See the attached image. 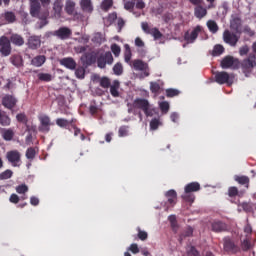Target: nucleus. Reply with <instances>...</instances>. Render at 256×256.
Listing matches in <instances>:
<instances>
[{
	"mask_svg": "<svg viewBox=\"0 0 256 256\" xmlns=\"http://www.w3.org/2000/svg\"><path fill=\"white\" fill-rule=\"evenodd\" d=\"M185 194L182 195V199L187 201V203H193L195 201V196L193 193H197V191H201V184L199 182H191L188 183L184 188Z\"/></svg>",
	"mask_w": 256,
	"mask_h": 256,
	"instance_id": "1",
	"label": "nucleus"
},
{
	"mask_svg": "<svg viewBox=\"0 0 256 256\" xmlns=\"http://www.w3.org/2000/svg\"><path fill=\"white\" fill-rule=\"evenodd\" d=\"M39 126L38 131L40 133H49L51 131V126H53V122H51V117L47 114H42L38 116Z\"/></svg>",
	"mask_w": 256,
	"mask_h": 256,
	"instance_id": "2",
	"label": "nucleus"
},
{
	"mask_svg": "<svg viewBox=\"0 0 256 256\" xmlns=\"http://www.w3.org/2000/svg\"><path fill=\"white\" fill-rule=\"evenodd\" d=\"M99 69H105L107 65H113V54L111 52L102 53L96 58Z\"/></svg>",
	"mask_w": 256,
	"mask_h": 256,
	"instance_id": "3",
	"label": "nucleus"
},
{
	"mask_svg": "<svg viewBox=\"0 0 256 256\" xmlns=\"http://www.w3.org/2000/svg\"><path fill=\"white\" fill-rule=\"evenodd\" d=\"M11 51H13V48L11 47L9 37H0V54L2 57H9V55H11Z\"/></svg>",
	"mask_w": 256,
	"mask_h": 256,
	"instance_id": "4",
	"label": "nucleus"
},
{
	"mask_svg": "<svg viewBox=\"0 0 256 256\" xmlns=\"http://www.w3.org/2000/svg\"><path fill=\"white\" fill-rule=\"evenodd\" d=\"M239 39H241L240 35H237L229 30H225L223 32V41L230 45V47H237V43H239Z\"/></svg>",
	"mask_w": 256,
	"mask_h": 256,
	"instance_id": "5",
	"label": "nucleus"
},
{
	"mask_svg": "<svg viewBox=\"0 0 256 256\" xmlns=\"http://www.w3.org/2000/svg\"><path fill=\"white\" fill-rule=\"evenodd\" d=\"M6 159L12 167H21V152L18 150H11L6 153Z\"/></svg>",
	"mask_w": 256,
	"mask_h": 256,
	"instance_id": "6",
	"label": "nucleus"
},
{
	"mask_svg": "<svg viewBox=\"0 0 256 256\" xmlns=\"http://www.w3.org/2000/svg\"><path fill=\"white\" fill-rule=\"evenodd\" d=\"M80 61L83 67H91V65L97 63V53L95 51L85 52L81 56Z\"/></svg>",
	"mask_w": 256,
	"mask_h": 256,
	"instance_id": "7",
	"label": "nucleus"
},
{
	"mask_svg": "<svg viewBox=\"0 0 256 256\" xmlns=\"http://www.w3.org/2000/svg\"><path fill=\"white\" fill-rule=\"evenodd\" d=\"M241 67L244 73H251V71H253V68L256 67L255 54H250L247 59H244L241 63Z\"/></svg>",
	"mask_w": 256,
	"mask_h": 256,
	"instance_id": "8",
	"label": "nucleus"
},
{
	"mask_svg": "<svg viewBox=\"0 0 256 256\" xmlns=\"http://www.w3.org/2000/svg\"><path fill=\"white\" fill-rule=\"evenodd\" d=\"M165 197L167 199V201L164 202L165 211H169L171 207H175L177 204V192L175 190H169L165 193Z\"/></svg>",
	"mask_w": 256,
	"mask_h": 256,
	"instance_id": "9",
	"label": "nucleus"
},
{
	"mask_svg": "<svg viewBox=\"0 0 256 256\" xmlns=\"http://www.w3.org/2000/svg\"><path fill=\"white\" fill-rule=\"evenodd\" d=\"M141 28L144 31V33H146L147 35H152V37L154 38V41H157L161 39V37H163V33H161V31H159L158 28L149 27V23L147 22H142Z\"/></svg>",
	"mask_w": 256,
	"mask_h": 256,
	"instance_id": "10",
	"label": "nucleus"
},
{
	"mask_svg": "<svg viewBox=\"0 0 256 256\" xmlns=\"http://www.w3.org/2000/svg\"><path fill=\"white\" fill-rule=\"evenodd\" d=\"M54 37L57 39H61V41H67V39H71V35H73V31L69 27H60L58 30L52 33Z\"/></svg>",
	"mask_w": 256,
	"mask_h": 256,
	"instance_id": "11",
	"label": "nucleus"
},
{
	"mask_svg": "<svg viewBox=\"0 0 256 256\" xmlns=\"http://www.w3.org/2000/svg\"><path fill=\"white\" fill-rule=\"evenodd\" d=\"M221 67L222 69H229L231 67H234V69H239V59L233 58V56H225L221 61Z\"/></svg>",
	"mask_w": 256,
	"mask_h": 256,
	"instance_id": "12",
	"label": "nucleus"
},
{
	"mask_svg": "<svg viewBox=\"0 0 256 256\" xmlns=\"http://www.w3.org/2000/svg\"><path fill=\"white\" fill-rule=\"evenodd\" d=\"M203 31V27L198 25L191 32L187 31L184 34V40L188 43H195L197 38L199 37V33Z\"/></svg>",
	"mask_w": 256,
	"mask_h": 256,
	"instance_id": "13",
	"label": "nucleus"
},
{
	"mask_svg": "<svg viewBox=\"0 0 256 256\" xmlns=\"http://www.w3.org/2000/svg\"><path fill=\"white\" fill-rule=\"evenodd\" d=\"M17 21V15L13 11H6L0 16L1 25H12Z\"/></svg>",
	"mask_w": 256,
	"mask_h": 256,
	"instance_id": "14",
	"label": "nucleus"
},
{
	"mask_svg": "<svg viewBox=\"0 0 256 256\" xmlns=\"http://www.w3.org/2000/svg\"><path fill=\"white\" fill-rule=\"evenodd\" d=\"M130 67H133L135 71H144V77H149V64L143 60L135 59Z\"/></svg>",
	"mask_w": 256,
	"mask_h": 256,
	"instance_id": "15",
	"label": "nucleus"
},
{
	"mask_svg": "<svg viewBox=\"0 0 256 256\" xmlns=\"http://www.w3.org/2000/svg\"><path fill=\"white\" fill-rule=\"evenodd\" d=\"M223 241H224L223 247L226 253H232V254L239 253V246H237L232 239H230L229 237H225Z\"/></svg>",
	"mask_w": 256,
	"mask_h": 256,
	"instance_id": "16",
	"label": "nucleus"
},
{
	"mask_svg": "<svg viewBox=\"0 0 256 256\" xmlns=\"http://www.w3.org/2000/svg\"><path fill=\"white\" fill-rule=\"evenodd\" d=\"M215 81L218 83V85H225L227 83L228 85H231V78L229 76V73L222 71V72H217L215 74Z\"/></svg>",
	"mask_w": 256,
	"mask_h": 256,
	"instance_id": "17",
	"label": "nucleus"
},
{
	"mask_svg": "<svg viewBox=\"0 0 256 256\" xmlns=\"http://www.w3.org/2000/svg\"><path fill=\"white\" fill-rule=\"evenodd\" d=\"M41 3H39L37 0H30V15L31 17H41Z\"/></svg>",
	"mask_w": 256,
	"mask_h": 256,
	"instance_id": "18",
	"label": "nucleus"
},
{
	"mask_svg": "<svg viewBox=\"0 0 256 256\" xmlns=\"http://www.w3.org/2000/svg\"><path fill=\"white\" fill-rule=\"evenodd\" d=\"M2 105L6 109L11 110L15 107V105H17V98H15L13 95L7 94L2 98Z\"/></svg>",
	"mask_w": 256,
	"mask_h": 256,
	"instance_id": "19",
	"label": "nucleus"
},
{
	"mask_svg": "<svg viewBox=\"0 0 256 256\" xmlns=\"http://www.w3.org/2000/svg\"><path fill=\"white\" fill-rule=\"evenodd\" d=\"M60 65L70 71H75V69H77V62L71 57L62 58L60 60Z\"/></svg>",
	"mask_w": 256,
	"mask_h": 256,
	"instance_id": "20",
	"label": "nucleus"
},
{
	"mask_svg": "<svg viewBox=\"0 0 256 256\" xmlns=\"http://www.w3.org/2000/svg\"><path fill=\"white\" fill-rule=\"evenodd\" d=\"M134 109H141L142 111H147L149 109L150 104L149 100L145 98H136L133 102Z\"/></svg>",
	"mask_w": 256,
	"mask_h": 256,
	"instance_id": "21",
	"label": "nucleus"
},
{
	"mask_svg": "<svg viewBox=\"0 0 256 256\" xmlns=\"http://www.w3.org/2000/svg\"><path fill=\"white\" fill-rule=\"evenodd\" d=\"M27 46L28 49H39V47H41V37L35 35L30 36L27 41Z\"/></svg>",
	"mask_w": 256,
	"mask_h": 256,
	"instance_id": "22",
	"label": "nucleus"
},
{
	"mask_svg": "<svg viewBox=\"0 0 256 256\" xmlns=\"http://www.w3.org/2000/svg\"><path fill=\"white\" fill-rule=\"evenodd\" d=\"M10 44L15 45V47H23L25 45V38L19 34H11L10 38H8Z\"/></svg>",
	"mask_w": 256,
	"mask_h": 256,
	"instance_id": "23",
	"label": "nucleus"
},
{
	"mask_svg": "<svg viewBox=\"0 0 256 256\" xmlns=\"http://www.w3.org/2000/svg\"><path fill=\"white\" fill-rule=\"evenodd\" d=\"M211 227L214 233H223V231H227V224L222 221L212 222Z\"/></svg>",
	"mask_w": 256,
	"mask_h": 256,
	"instance_id": "24",
	"label": "nucleus"
},
{
	"mask_svg": "<svg viewBox=\"0 0 256 256\" xmlns=\"http://www.w3.org/2000/svg\"><path fill=\"white\" fill-rule=\"evenodd\" d=\"M75 123V119L67 120L65 118H57L56 125L61 127L62 129H69V125H73Z\"/></svg>",
	"mask_w": 256,
	"mask_h": 256,
	"instance_id": "25",
	"label": "nucleus"
},
{
	"mask_svg": "<svg viewBox=\"0 0 256 256\" xmlns=\"http://www.w3.org/2000/svg\"><path fill=\"white\" fill-rule=\"evenodd\" d=\"M80 7L84 13H93V2L91 0H81Z\"/></svg>",
	"mask_w": 256,
	"mask_h": 256,
	"instance_id": "26",
	"label": "nucleus"
},
{
	"mask_svg": "<svg viewBox=\"0 0 256 256\" xmlns=\"http://www.w3.org/2000/svg\"><path fill=\"white\" fill-rule=\"evenodd\" d=\"M53 11H54V16L56 19H59L61 17V13L63 11V1L62 0H56L53 4Z\"/></svg>",
	"mask_w": 256,
	"mask_h": 256,
	"instance_id": "27",
	"label": "nucleus"
},
{
	"mask_svg": "<svg viewBox=\"0 0 256 256\" xmlns=\"http://www.w3.org/2000/svg\"><path fill=\"white\" fill-rule=\"evenodd\" d=\"M124 61L128 65H133V61H131V57H133V52H131V46L129 44L124 45Z\"/></svg>",
	"mask_w": 256,
	"mask_h": 256,
	"instance_id": "28",
	"label": "nucleus"
},
{
	"mask_svg": "<svg viewBox=\"0 0 256 256\" xmlns=\"http://www.w3.org/2000/svg\"><path fill=\"white\" fill-rule=\"evenodd\" d=\"M234 181L239 185H244L246 189H249V183H251V179L248 176H235Z\"/></svg>",
	"mask_w": 256,
	"mask_h": 256,
	"instance_id": "29",
	"label": "nucleus"
},
{
	"mask_svg": "<svg viewBox=\"0 0 256 256\" xmlns=\"http://www.w3.org/2000/svg\"><path fill=\"white\" fill-rule=\"evenodd\" d=\"M47 61L44 55H38L31 60V65L34 67H43V64Z\"/></svg>",
	"mask_w": 256,
	"mask_h": 256,
	"instance_id": "30",
	"label": "nucleus"
},
{
	"mask_svg": "<svg viewBox=\"0 0 256 256\" xmlns=\"http://www.w3.org/2000/svg\"><path fill=\"white\" fill-rule=\"evenodd\" d=\"M119 87H121L119 80H114L112 85L110 84V94L112 97H119Z\"/></svg>",
	"mask_w": 256,
	"mask_h": 256,
	"instance_id": "31",
	"label": "nucleus"
},
{
	"mask_svg": "<svg viewBox=\"0 0 256 256\" xmlns=\"http://www.w3.org/2000/svg\"><path fill=\"white\" fill-rule=\"evenodd\" d=\"M10 62L12 63V65H14V67H23V57H21V55L19 54H14L10 57Z\"/></svg>",
	"mask_w": 256,
	"mask_h": 256,
	"instance_id": "32",
	"label": "nucleus"
},
{
	"mask_svg": "<svg viewBox=\"0 0 256 256\" xmlns=\"http://www.w3.org/2000/svg\"><path fill=\"white\" fill-rule=\"evenodd\" d=\"M230 28L232 31H235V33L241 34V31H239V29H241V18L236 17L232 19L230 22Z\"/></svg>",
	"mask_w": 256,
	"mask_h": 256,
	"instance_id": "33",
	"label": "nucleus"
},
{
	"mask_svg": "<svg viewBox=\"0 0 256 256\" xmlns=\"http://www.w3.org/2000/svg\"><path fill=\"white\" fill-rule=\"evenodd\" d=\"M243 195H245V191H239V189L235 186H231L228 188L229 197H243Z\"/></svg>",
	"mask_w": 256,
	"mask_h": 256,
	"instance_id": "34",
	"label": "nucleus"
},
{
	"mask_svg": "<svg viewBox=\"0 0 256 256\" xmlns=\"http://www.w3.org/2000/svg\"><path fill=\"white\" fill-rule=\"evenodd\" d=\"M194 15L197 19H203L207 15V9L201 5H198L194 9Z\"/></svg>",
	"mask_w": 256,
	"mask_h": 256,
	"instance_id": "35",
	"label": "nucleus"
},
{
	"mask_svg": "<svg viewBox=\"0 0 256 256\" xmlns=\"http://www.w3.org/2000/svg\"><path fill=\"white\" fill-rule=\"evenodd\" d=\"M0 125H2V127H9V125H11V118L1 110H0Z\"/></svg>",
	"mask_w": 256,
	"mask_h": 256,
	"instance_id": "36",
	"label": "nucleus"
},
{
	"mask_svg": "<svg viewBox=\"0 0 256 256\" xmlns=\"http://www.w3.org/2000/svg\"><path fill=\"white\" fill-rule=\"evenodd\" d=\"M187 237H193V228L188 226L180 235H179V242L182 243L184 239Z\"/></svg>",
	"mask_w": 256,
	"mask_h": 256,
	"instance_id": "37",
	"label": "nucleus"
},
{
	"mask_svg": "<svg viewBox=\"0 0 256 256\" xmlns=\"http://www.w3.org/2000/svg\"><path fill=\"white\" fill-rule=\"evenodd\" d=\"M38 81H42L44 83H50V81H53V75L49 73H38L37 74Z\"/></svg>",
	"mask_w": 256,
	"mask_h": 256,
	"instance_id": "38",
	"label": "nucleus"
},
{
	"mask_svg": "<svg viewBox=\"0 0 256 256\" xmlns=\"http://www.w3.org/2000/svg\"><path fill=\"white\" fill-rule=\"evenodd\" d=\"M65 11L68 15H73L75 13V2L73 0H67Z\"/></svg>",
	"mask_w": 256,
	"mask_h": 256,
	"instance_id": "39",
	"label": "nucleus"
},
{
	"mask_svg": "<svg viewBox=\"0 0 256 256\" xmlns=\"http://www.w3.org/2000/svg\"><path fill=\"white\" fill-rule=\"evenodd\" d=\"M2 137L4 141H11L13 137H15V132L11 128L5 129L2 133Z\"/></svg>",
	"mask_w": 256,
	"mask_h": 256,
	"instance_id": "40",
	"label": "nucleus"
},
{
	"mask_svg": "<svg viewBox=\"0 0 256 256\" xmlns=\"http://www.w3.org/2000/svg\"><path fill=\"white\" fill-rule=\"evenodd\" d=\"M47 17H49V14L47 12H43V14L37 18V19H40V22L38 23L39 29H43L45 25H48L49 21H47Z\"/></svg>",
	"mask_w": 256,
	"mask_h": 256,
	"instance_id": "41",
	"label": "nucleus"
},
{
	"mask_svg": "<svg viewBox=\"0 0 256 256\" xmlns=\"http://www.w3.org/2000/svg\"><path fill=\"white\" fill-rule=\"evenodd\" d=\"M225 53V48L221 44H217L214 46L213 51H212V56L213 57H219V55H223Z\"/></svg>",
	"mask_w": 256,
	"mask_h": 256,
	"instance_id": "42",
	"label": "nucleus"
},
{
	"mask_svg": "<svg viewBox=\"0 0 256 256\" xmlns=\"http://www.w3.org/2000/svg\"><path fill=\"white\" fill-rule=\"evenodd\" d=\"M207 27L210 33H217V31H219V26L217 25V22H215V20H209L207 22Z\"/></svg>",
	"mask_w": 256,
	"mask_h": 256,
	"instance_id": "43",
	"label": "nucleus"
},
{
	"mask_svg": "<svg viewBox=\"0 0 256 256\" xmlns=\"http://www.w3.org/2000/svg\"><path fill=\"white\" fill-rule=\"evenodd\" d=\"M136 231L138 232L137 237L140 241H147L149 234L146 231L141 230V227H137Z\"/></svg>",
	"mask_w": 256,
	"mask_h": 256,
	"instance_id": "44",
	"label": "nucleus"
},
{
	"mask_svg": "<svg viewBox=\"0 0 256 256\" xmlns=\"http://www.w3.org/2000/svg\"><path fill=\"white\" fill-rule=\"evenodd\" d=\"M74 70L77 79H85V67L79 66Z\"/></svg>",
	"mask_w": 256,
	"mask_h": 256,
	"instance_id": "45",
	"label": "nucleus"
},
{
	"mask_svg": "<svg viewBox=\"0 0 256 256\" xmlns=\"http://www.w3.org/2000/svg\"><path fill=\"white\" fill-rule=\"evenodd\" d=\"M100 87H102V89H109V87H111V79L106 76L102 77L100 79Z\"/></svg>",
	"mask_w": 256,
	"mask_h": 256,
	"instance_id": "46",
	"label": "nucleus"
},
{
	"mask_svg": "<svg viewBox=\"0 0 256 256\" xmlns=\"http://www.w3.org/2000/svg\"><path fill=\"white\" fill-rule=\"evenodd\" d=\"M37 155V150L33 147H30L26 150V158L30 161H33L35 159V156Z\"/></svg>",
	"mask_w": 256,
	"mask_h": 256,
	"instance_id": "47",
	"label": "nucleus"
},
{
	"mask_svg": "<svg viewBox=\"0 0 256 256\" xmlns=\"http://www.w3.org/2000/svg\"><path fill=\"white\" fill-rule=\"evenodd\" d=\"M180 94H181V91H179L178 89H174V88L166 89V97L168 98L178 97V95Z\"/></svg>",
	"mask_w": 256,
	"mask_h": 256,
	"instance_id": "48",
	"label": "nucleus"
},
{
	"mask_svg": "<svg viewBox=\"0 0 256 256\" xmlns=\"http://www.w3.org/2000/svg\"><path fill=\"white\" fill-rule=\"evenodd\" d=\"M159 125H161V120L159 118H154L150 121V129L151 131H157L159 129Z\"/></svg>",
	"mask_w": 256,
	"mask_h": 256,
	"instance_id": "49",
	"label": "nucleus"
},
{
	"mask_svg": "<svg viewBox=\"0 0 256 256\" xmlns=\"http://www.w3.org/2000/svg\"><path fill=\"white\" fill-rule=\"evenodd\" d=\"M114 75H123V64L117 62L113 67Z\"/></svg>",
	"mask_w": 256,
	"mask_h": 256,
	"instance_id": "50",
	"label": "nucleus"
},
{
	"mask_svg": "<svg viewBox=\"0 0 256 256\" xmlns=\"http://www.w3.org/2000/svg\"><path fill=\"white\" fill-rule=\"evenodd\" d=\"M27 191H29V187L25 184H21L16 187V193H18L19 195H25Z\"/></svg>",
	"mask_w": 256,
	"mask_h": 256,
	"instance_id": "51",
	"label": "nucleus"
},
{
	"mask_svg": "<svg viewBox=\"0 0 256 256\" xmlns=\"http://www.w3.org/2000/svg\"><path fill=\"white\" fill-rule=\"evenodd\" d=\"M111 7H113V0H104L101 4V9H103V11H109Z\"/></svg>",
	"mask_w": 256,
	"mask_h": 256,
	"instance_id": "52",
	"label": "nucleus"
},
{
	"mask_svg": "<svg viewBox=\"0 0 256 256\" xmlns=\"http://www.w3.org/2000/svg\"><path fill=\"white\" fill-rule=\"evenodd\" d=\"M16 119L19 123H24V125H27V123L29 122V119L27 118V115H25V113L17 114Z\"/></svg>",
	"mask_w": 256,
	"mask_h": 256,
	"instance_id": "53",
	"label": "nucleus"
},
{
	"mask_svg": "<svg viewBox=\"0 0 256 256\" xmlns=\"http://www.w3.org/2000/svg\"><path fill=\"white\" fill-rule=\"evenodd\" d=\"M12 177H13V171H11L10 169H7L0 174L1 180L11 179Z\"/></svg>",
	"mask_w": 256,
	"mask_h": 256,
	"instance_id": "54",
	"label": "nucleus"
},
{
	"mask_svg": "<svg viewBox=\"0 0 256 256\" xmlns=\"http://www.w3.org/2000/svg\"><path fill=\"white\" fill-rule=\"evenodd\" d=\"M159 108L162 113H169V102L167 101L160 102Z\"/></svg>",
	"mask_w": 256,
	"mask_h": 256,
	"instance_id": "55",
	"label": "nucleus"
},
{
	"mask_svg": "<svg viewBox=\"0 0 256 256\" xmlns=\"http://www.w3.org/2000/svg\"><path fill=\"white\" fill-rule=\"evenodd\" d=\"M150 91L152 93H159V91H161V86L157 82H151L150 83Z\"/></svg>",
	"mask_w": 256,
	"mask_h": 256,
	"instance_id": "56",
	"label": "nucleus"
},
{
	"mask_svg": "<svg viewBox=\"0 0 256 256\" xmlns=\"http://www.w3.org/2000/svg\"><path fill=\"white\" fill-rule=\"evenodd\" d=\"M111 51L116 57H119V55H121V47L117 44L111 45Z\"/></svg>",
	"mask_w": 256,
	"mask_h": 256,
	"instance_id": "57",
	"label": "nucleus"
},
{
	"mask_svg": "<svg viewBox=\"0 0 256 256\" xmlns=\"http://www.w3.org/2000/svg\"><path fill=\"white\" fill-rule=\"evenodd\" d=\"M188 256H201V253L195 248V246H190L189 250L187 251Z\"/></svg>",
	"mask_w": 256,
	"mask_h": 256,
	"instance_id": "58",
	"label": "nucleus"
},
{
	"mask_svg": "<svg viewBox=\"0 0 256 256\" xmlns=\"http://www.w3.org/2000/svg\"><path fill=\"white\" fill-rule=\"evenodd\" d=\"M243 33H245L246 35H248V37H255V32L253 29H251V27L249 26H245L243 29Z\"/></svg>",
	"mask_w": 256,
	"mask_h": 256,
	"instance_id": "59",
	"label": "nucleus"
},
{
	"mask_svg": "<svg viewBox=\"0 0 256 256\" xmlns=\"http://www.w3.org/2000/svg\"><path fill=\"white\" fill-rule=\"evenodd\" d=\"M89 111L91 115H97L99 113V107L95 105V102L90 104Z\"/></svg>",
	"mask_w": 256,
	"mask_h": 256,
	"instance_id": "60",
	"label": "nucleus"
},
{
	"mask_svg": "<svg viewBox=\"0 0 256 256\" xmlns=\"http://www.w3.org/2000/svg\"><path fill=\"white\" fill-rule=\"evenodd\" d=\"M242 249L243 251H249V249H251V241H249V239H245L242 242Z\"/></svg>",
	"mask_w": 256,
	"mask_h": 256,
	"instance_id": "61",
	"label": "nucleus"
},
{
	"mask_svg": "<svg viewBox=\"0 0 256 256\" xmlns=\"http://www.w3.org/2000/svg\"><path fill=\"white\" fill-rule=\"evenodd\" d=\"M128 251H131V253H133L134 255H137V253H139V246L137 245V243H133L128 248Z\"/></svg>",
	"mask_w": 256,
	"mask_h": 256,
	"instance_id": "62",
	"label": "nucleus"
},
{
	"mask_svg": "<svg viewBox=\"0 0 256 256\" xmlns=\"http://www.w3.org/2000/svg\"><path fill=\"white\" fill-rule=\"evenodd\" d=\"M118 133H119V137H127L128 135L127 126L120 127Z\"/></svg>",
	"mask_w": 256,
	"mask_h": 256,
	"instance_id": "63",
	"label": "nucleus"
},
{
	"mask_svg": "<svg viewBox=\"0 0 256 256\" xmlns=\"http://www.w3.org/2000/svg\"><path fill=\"white\" fill-rule=\"evenodd\" d=\"M9 201L10 203H14L15 205H17V203H19L20 201V198L17 194H11Z\"/></svg>",
	"mask_w": 256,
	"mask_h": 256,
	"instance_id": "64",
	"label": "nucleus"
}]
</instances>
